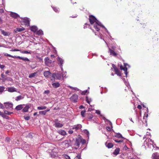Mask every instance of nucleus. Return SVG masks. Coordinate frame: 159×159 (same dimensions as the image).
I'll use <instances>...</instances> for the list:
<instances>
[{
    "mask_svg": "<svg viewBox=\"0 0 159 159\" xmlns=\"http://www.w3.org/2000/svg\"><path fill=\"white\" fill-rule=\"evenodd\" d=\"M84 108V107L82 105H81L79 107V108L80 109Z\"/></svg>",
    "mask_w": 159,
    "mask_h": 159,
    "instance_id": "nucleus-61",
    "label": "nucleus"
},
{
    "mask_svg": "<svg viewBox=\"0 0 159 159\" xmlns=\"http://www.w3.org/2000/svg\"><path fill=\"white\" fill-rule=\"evenodd\" d=\"M5 67V66L3 65L0 64V68L3 69Z\"/></svg>",
    "mask_w": 159,
    "mask_h": 159,
    "instance_id": "nucleus-54",
    "label": "nucleus"
},
{
    "mask_svg": "<svg viewBox=\"0 0 159 159\" xmlns=\"http://www.w3.org/2000/svg\"><path fill=\"white\" fill-rule=\"evenodd\" d=\"M58 133L60 134L63 136L65 135L66 134V132L65 131L62 130H59L58 131Z\"/></svg>",
    "mask_w": 159,
    "mask_h": 159,
    "instance_id": "nucleus-26",
    "label": "nucleus"
},
{
    "mask_svg": "<svg viewBox=\"0 0 159 159\" xmlns=\"http://www.w3.org/2000/svg\"><path fill=\"white\" fill-rule=\"evenodd\" d=\"M73 131L71 129L69 130L68 131V132L70 134H72L73 133Z\"/></svg>",
    "mask_w": 159,
    "mask_h": 159,
    "instance_id": "nucleus-53",
    "label": "nucleus"
},
{
    "mask_svg": "<svg viewBox=\"0 0 159 159\" xmlns=\"http://www.w3.org/2000/svg\"><path fill=\"white\" fill-rule=\"evenodd\" d=\"M50 93V91L49 90H47L44 91V93L45 94H48Z\"/></svg>",
    "mask_w": 159,
    "mask_h": 159,
    "instance_id": "nucleus-50",
    "label": "nucleus"
},
{
    "mask_svg": "<svg viewBox=\"0 0 159 159\" xmlns=\"http://www.w3.org/2000/svg\"><path fill=\"white\" fill-rule=\"evenodd\" d=\"M112 67L114 69V71L115 73L118 76H121V74L120 72V71L117 68L116 65L114 64L112 65Z\"/></svg>",
    "mask_w": 159,
    "mask_h": 159,
    "instance_id": "nucleus-7",
    "label": "nucleus"
},
{
    "mask_svg": "<svg viewBox=\"0 0 159 159\" xmlns=\"http://www.w3.org/2000/svg\"><path fill=\"white\" fill-rule=\"evenodd\" d=\"M4 12V11L2 7V6L0 7V13H2Z\"/></svg>",
    "mask_w": 159,
    "mask_h": 159,
    "instance_id": "nucleus-42",
    "label": "nucleus"
},
{
    "mask_svg": "<svg viewBox=\"0 0 159 159\" xmlns=\"http://www.w3.org/2000/svg\"><path fill=\"white\" fill-rule=\"evenodd\" d=\"M4 112L5 114H7V115H11V114H12L13 113V112H11L8 111L6 110H4Z\"/></svg>",
    "mask_w": 159,
    "mask_h": 159,
    "instance_id": "nucleus-38",
    "label": "nucleus"
},
{
    "mask_svg": "<svg viewBox=\"0 0 159 159\" xmlns=\"http://www.w3.org/2000/svg\"><path fill=\"white\" fill-rule=\"evenodd\" d=\"M96 113L98 114H100V112L99 110H96Z\"/></svg>",
    "mask_w": 159,
    "mask_h": 159,
    "instance_id": "nucleus-57",
    "label": "nucleus"
},
{
    "mask_svg": "<svg viewBox=\"0 0 159 159\" xmlns=\"http://www.w3.org/2000/svg\"><path fill=\"white\" fill-rule=\"evenodd\" d=\"M63 142L65 143V146L66 147H68L71 145L70 144L71 141L70 140L69 141L65 140Z\"/></svg>",
    "mask_w": 159,
    "mask_h": 159,
    "instance_id": "nucleus-20",
    "label": "nucleus"
},
{
    "mask_svg": "<svg viewBox=\"0 0 159 159\" xmlns=\"http://www.w3.org/2000/svg\"><path fill=\"white\" fill-rule=\"evenodd\" d=\"M63 126V125L59 123H55V126L57 128L61 127Z\"/></svg>",
    "mask_w": 159,
    "mask_h": 159,
    "instance_id": "nucleus-27",
    "label": "nucleus"
},
{
    "mask_svg": "<svg viewBox=\"0 0 159 159\" xmlns=\"http://www.w3.org/2000/svg\"><path fill=\"white\" fill-rule=\"evenodd\" d=\"M49 111L50 109H48L43 111H40L39 112V113L40 114L44 115L46 114V113L47 112Z\"/></svg>",
    "mask_w": 159,
    "mask_h": 159,
    "instance_id": "nucleus-23",
    "label": "nucleus"
},
{
    "mask_svg": "<svg viewBox=\"0 0 159 159\" xmlns=\"http://www.w3.org/2000/svg\"><path fill=\"white\" fill-rule=\"evenodd\" d=\"M137 108L139 109H141L142 108V107L140 105H139L137 106Z\"/></svg>",
    "mask_w": 159,
    "mask_h": 159,
    "instance_id": "nucleus-56",
    "label": "nucleus"
},
{
    "mask_svg": "<svg viewBox=\"0 0 159 159\" xmlns=\"http://www.w3.org/2000/svg\"><path fill=\"white\" fill-rule=\"evenodd\" d=\"M109 52L110 53V55H112L114 56H116L117 55V53L115 52L114 50H112L110 48L109 49Z\"/></svg>",
    "mask_w": 159,
    "mask_h": 159,
    "instance_id": "nucleus-17",
    "label": "nucleus"
},
{
    "mask_svg": "<svg viewBox=\"0 0 159 159\" xmlns=\"http://www.w3.org/2000/svg\"><path fill=\"white\" fill-rule=\"evenodd\" d=\"M47 107L45 106H42L40 107H37V109L39 110H44Z\"/></svg>",
    "mask_w": 159,
    "mask_h": 159,
    "instance_id": "nucleus-36",
    "label": "nucleus"
},
{
    "mask_svg": "<svg viewBox=\"0 0 159 159\" xmlns=\"http://www.w3.org/2000/svg\"><path fill=\"white\" fill-rule=\"evenodd\" d=\"M5 88L3 86H0V93L1 94L4 91Z\"/></svg>",
    "mask_w": 159,
    "mask_h": 159,
    "instance_id": "nucleus-32",
    "label": "nucleus"
},
{
    "mask_svg": "<svg viewBox=\"0 0 159 159\" xmlns=\"http://www.w3.org/2000/svg\"><path fill=\"white\" fill-rule=\"evenodd\" d=\"M80 142L81 143L84 144H85L86 143V141L85 139H81V138H80Z\"/></svg>",
    "mask_w": 159,
    "mask_h": 159,
    "instance_id": "nucleus-44",
    "label": "nucleus"
},
{
    "mask_svg": "<svg viewBox=\"0 0 159 159\" xmlns=\"http://www.w3.org/2000/svg\"><path fill=\"white\" fill-rule=\"evenodd\" d=\"M5 108L7 109H10L12 108L13 104L11 102H9L4 103Z\"/></svg>",
    "mask_w": 159,
    "mask_h": 159,
    "instance_id": "nucleus-6",
    "label": "nucleus"
},
{
    "mask_svg": "<svg viewBox=\"0 0 159 159\" xmlns=\"http://www.w3.org/2000/svg\"><path fill=\"white\" fill-rule=\"evenodd\" d=\"M78 98V95L76 94H74L71 97L70 99H77Z\"/></svg>",
    "mask_w": 159,
    "mask_h": 159,
    "instance_id": "nucleus-28",
    "label": "nucleus"
},
{
    "mask_svg": "<svg viewBox=\"0 0 159 159\" xmlns=\"http://www.w3.org/2000/svg\"><path fill=\"white\" fill-rule=\"evenodd\" d=\"M30 29L31 31L34 33L36 32L38 29L37 27L35 26H33L30 27Z\"/></svg>",
    "mask_w": 159,
    "mask_h": 159,
    "instance_id": "nucleus-18",
    "label": "nucleus"
},
{
    "mask_svg": "<svg viewBox=\"0 0 159 159\" xmlns=\"http://www.w3.org/2000/svg\"><path fill=\"white\" fill-rule=\"evenodd\" d=\"M10 72V71L9 70H8L5 72V74H7Z\"/></svg>",
    "mask_w": 159,
    "mask_h": 159,
    "instance_id": "nucleus-59",
    "label": "nucleus"
},
{
    "mask_svg": "<svg viewBox=\"0 0 159 159\" xmlns=\"http://www.w3.org/2000/svg\"><path fill=\"white\" fill-rule=\"evenodd\" d=\"M50 74V73L49 71H45L44 72V75L45 77H48Z\"/></svg>",
    "mask_w": 159,
    "mask_h": 159,
    "instance_id": "nucleus-33",
    "label": "nucleus"
},
{
    "mask_svg": "<svg viewBox=\"0 0 159 159\" xmlns=\"http://www.w3.org/2000/svg\"><path fill=\"white\" fill-rule=\"evenodd\" d=\"M84 132L87 135H88L89 134V132L87 130H84Z\"/></svg>",
    "mask_w": 159,
    "mask_h": 159,
    "instance_id": "nucleus-52",
    "label": "nucleus"
},
{
    "mask_svg": "<svg viewBox=\"0 0 159 159\" xmlns=\"http://www.w3.org/2000/svg\"><path fill=\"white\" fill-rule=\"evenodd\" d=\"M80 138H81V136L80 135H79L78 136V138L76 139L75 141V145L76 146L79 147L80 145Z\"/></svg>",
    "mask_w": 159,
    "mask_h": 159,
    "instance_id": "nucleus-10",
    "label": "nucleus"
},
{
    "mask_svg": "<svg viewBox=\"0 0 159 159\" xmlns=\"http://www.w3.org/2000/svg\"><path fill=\"white\" fill-rule=\"evenodd\" d=\"M25 30V29L22 27L21 28H17L15 30V32L16 33L17 32H20L24 31Z\"/></svg>",
    "mask_w": 159,
    "mask_h": 159,
    "instance_id": "nucleus-22",
    "label": "nucleus"
},
{
    "mask_svg": "<svg viewBox=\"0 0 159 159\" xmlns=\"http://www.w3.org/2000/svg\"><path fill=\"white\" fill-rule=\"evenodd\" d=\"M0 115L2 116H3L4 115L3 113V112H1L0 111Z\"/></svg>",
    "mask_w": 159,
    "mask_h": 159,
    "instance_id": "nucleus-62",
    "label": "nucleus"
},
{
    "mask_svg": "<svg viewBox=\"0 0 159 159\" xmlns=\"http://www.w3.org/2000/svg\"><path fill=\"white\" fill-rule=\"evenodd\" d=\"M106 129L108 131H110L111 130V128L110 127L107 126L106 127Z\"/></svg>",
    "mask_w": 159,
    "mask_h": 159,
    "instance_id": "nucleus-55",
    "label": "nucleus"
},
{
    "mask_svg": "<svg viewBox=\"0 0 159 159\" xmlns=\"http://www.w3.org/2000/svg\"><path fill=\"white\" fill-rule=\"evenodd\" d=\"M52 85L54 87L57 88L60 86V84L58 82H57L52 83Z\"/></svg>",
    "mask_w": 159,
    "mask_h": 159,
    "instance_id": "nucleus-24",
    "label": "nucleus"
},
{
    "mask_svg": "<svg viewBox=\"0 0 159 159\" xmlns=\"http://www.w3.org/2000/svg\"><path fill=\"white\" fill-rule=\"evenodd\" d=\"M88 93V90H86L84 91H82L81 93V94L82 95H84L86 94V93Z\"/></svg>",
    "mask_w": 159,
    "mask_h": 159,
    "instance_id": "nucleus-45",
    "label": "nucleus"
},
{
    "mask_svg": "<svg viewBox=\"0 0 159 159\" xmlns=\"http://www.w3.org/2000/svg\"><path fill=\"white\" fill-rule=\"evenodd\" d=\"M1 76L2 79H0V80H2V82H5L6 81H13V79L11 78L7 77V76L4 74L3 73L1 74Z\"/></svg>",
    "mask_w": 159,
    "mask_h": 159,
    "instance_id": "nucleus-3",
    "label": "nucleus"
},
{
    "mask_svg": "<svg viewBox=\"0 0 159 159\" xmlns=\"http://www.w3.org/2000/svg\"><path fill=\"white\" fill-rule=\"evenodd\" d=\"M10 51H20V52L22 53H25V54H31V52H28L27 51H21L20 50H19L17 49H11L10 50Z\"/></svg>",
    "mask_w": 159,
    "mask_h": 159,
    "instance_id": "nucleus-9",
    "label": "nucleus"
},
{
    "mask_svg": "<svg viewBox=\"0 0 159 159\" xmlns=\"http://www.w3.org/2000/svg\"><path fill=\"white\" fill-rule=\"evenodd\" d=\"M24 105H19L17 106L16 107V109L18 111L21 110L22 108H24Z\"/></svg>",
    "mask_w": 159,
    "mask_h": 159,
    "instance_id": "nucleus-21",
    "label": "nucleus"
},
{
    "mask_svg": "<svg viewBox=\"0 0 159 159\" xmlns=\"http://www.w3.org/2000/svg\"><path fill=\"white\" fill-rule=\"evenodd\" d=\"M63 156L66 159H70V157L67 155H64Z\"/></svg>",
    "mask_w": 159,
    "mask_h": 159,
    "instance_id": "nucleus-46",
    "label": "nucleus"
},
{
    "mask_svg": "<svg viewBox=\"0 0 159 159\" xmlns=\"http://www.w3.org/2000/svg\"><path fill=\"white\" fill-rule=\"evenodd\" d=\"M85 112V110L82 111L81 112V115L83 117H84V114Z\"/></svg>",
    "mask_w": 159,
    "mask_h": 159,
    "instance_id": "nucleus-39",
    "label": "nucleus"
},
{
    "mask_svg": "<svg viewBox=\"0 0 159 159\" xmlns=\"http://www.w3.org/2000/svg\"><path fill=\"white\" fill-rule=\"evenodd\" d=\"M80 153H78L77 155L75 157L74 159H80Z\"/></svg>",
    "mask_w": 159,
    "mask_h": 159,
    "instance_id": "nucleus-40",
    "label": "nucleus"
},
{
    "mask_svg": "<svg viewBox=\"0 0 159 159\" xmlns=\"http://www.w3.org/2000/svg\"><path fill=\"white\" fill-rule=\"evenodd\" d=\"M51 61H52L48 57L46 58L45 59V62L47 65H48L49 63H51Z\"/></svg>",
    "mask_w": 159,
    "mask_h": 159,
    "instance_id": "nucleus-19",
    "label": "nucleus"
},
{
    "mask_svg": "<svg viewBox=\"0 0 159 159\" xmlns=\"http://www.w3.org/2000/svg\"><path fill=\"white\" fill-rule=\"evenodd\" d=\"M37 74V72H34V73L31 74L29 75V77L30 78H32L33 77H34Z\"/></svg>",
    "mask_w": 159,
    "mask_h": 159,
    "instance_id": "nucleus-37",
    "label": "nucleus"
},
{
    "mask_svg": "<svg viewBox=\"0 0 159 159\" xmlns=\"http://www.w3.org/2000/svg\"><path fill=\"white\" fill-rule=\"evenodd\" d=\"M114 141L116 143H120V142H122L123 141V140H114Z\"/></svg>",
    "mask_w": 159,
    "mask_h": 159,
    "instance_id": "nucleus-49",
    "label": "nucleus"
},
{
    "mask_svg": "<svg viewBox=\"0 0 159 159\" xmlns=\"http://www.w3.org/2000/svg\"><path fill=\"white\" fill-rule=\"evenodd\" d=\"M2 23V20L1 18H0V24H1Z\"/></svg>",
    "mask_w": 159,
    "mask_h": 159,
    "instance_id": "nucleus-63",
    "label": "nucleus"
},
{
    "mask_svg": "<svg viewBox=\"0 0 159 159\" xmlns=\"http://www.w3.org/2000/svg\"><path fill=\"white\" fill-rule=\"evenodd\" d=\"M23 98V97L21 96H18L16 98V99H22Z\"/></svg>",
    "mask_w": 159,
    "mask_h": 159,
    "instance_id": "nucleus-47",
    "label": "nucleus"
},
{
    "mask_svg": "<svg viewBox=\"0 0 159 159\" xmlns=\"http://www.w3.org/2000/svg\"><path fill=\"white\" fill-rule=\"evenodd\" d=\"M52 77L54 78H56L58 80H60L61 78V74L58 73H54L52 74Z\"/></svg>",
    "mask_w": 159,
    "mask_h": 159,
    "instance_id": "nucleus-8",
    "label": "nucleus"
},
{
    "mask_svg": "<svg viewBox=\"0 0 159 159\" xmlns=\"http://www.w3.org/2000/svg\"><path fill=\"white\" fill-rule=\"evenodd\" d=\"M10 16L15 19L17 18L19 16V15L16 13L11 12L10 14Z\"/></svg>",
    "mask_w": 159,
    "mask_h": 159,
    "instance_id": "nucleus-11",
    "label": "nucleus"
},
{
    "mask_svg": "<svg viewBox=\"0 0 159 159\" xmlns=\"http://www.w3.org/2000/svg\"><path fill=\"white\" fill-rule=\"evenodd\" d=\"M95 22L96 25H98L102 27H104V26L102 25L101 23L98 20H96Z\"/></svg>",
    "mask_w": 159,
    "mask_h": 159,
    "instance_id": "nucleus-34",
    "label": "nucleus"
},
{
    "mask_svg": "<svg viewBox=\"0 0 159 159\" xmlns=\"http://www.w3.org/2000/svg\"><path fill=\"white\" fill-rule=\"evenodd\" d=\"M128 148L126 146H125L124 147V149H125V150H127Z\"/></svg>",
    "mask_w": 159,
    "mask_h": 159,
    "instance_id": "nucleus-60",
    "label": "nucleus"
},
{
    "mask_svg": "<svg viewBox=\"0 0 159 159\" xmlns=\"http://www.w3.org/2000/svg\"><path fill=\"white\" fill-rule=\"evenodd\" d=\"M36 34L38 35H40L42 34L43 33V31L41 30H39V31H37Z\"/></svg>",
    "mask_w": 159,
    "mask_h": 159,
    "instance_id": "nucleus-41",
    "label": "nucleus"
},
{
    "mask_svg": "<svg viewBox=\"0 0 159 159\" xmlns=\"http://www.w3.org/2000/svg\"><path fill=\"white\" fill-rule=\"evenodd\" d=\"M115 136L118 138H121L122 139H124V138L122 137V135L119 133L116 134L115 135Z\"/></svg>",
    "mask_w": 159,
    "mask_h": 159,
    "instance_id": "nucleus-35",
    "label": "nucleus"
},
{
    "mask_svg": "<svg viewBox=\"0 0 159 159\" xmlns=\"http://www.w3.org/2000/svg\"><path fill=\"white\" fill-rule=\"evenodd\" d=\"M93 117V116L91 114H89L88 116V119H91Z\"/></svg>",
    "mask_w": 159,
    "mask_h": 159,
    "instance_id": "nucleus-43",
    "label": "nucleus"
},
{
    "mask_svg": "<svg viewBox=\"0 0 159 159\" xmlns=\"http://www.w3.org/2000/svg\"><path fill=\"white\" fill-rule=\"evenodd\" d=\"M100 26L98 25H96V24L94 25V28L97 31H98L100 30Z\"/></svg>",
    "mask_w": 159,
    "mask_h": 159,
    "instance_id": "nucleus-29",
    "label": "nucleus"
},
{
    "mask_svg": "<svg viewBox=\"0 0 159 159\" xmlns=\"http://www.w3.org/2000/svg\"><path fill=\"white\" fill-rule=\"evenodd\" d=\"M105 144L106 146L109 148H112L113 145L111 143H107V142H106L105 143Z\"/></svg>",
    "mask_w": 159,
    "mask_h": 159,
    "instance_id": "nucleus-25",
    "label": "nucleus"
},
{
    "mask_svg": "<svg viewBox=\"0 0 159 159\" xmlns=\"http://www.w3.org/2000/svg\"><path fill=\"white\" fill-rule=\"evenodd\" d=\"M7 91L10 92H16V89L13 87H8L7 88Z\"/></svg>",
    "mask_w": 159,
    "mask_h": 159,
    "instance_id": "nucleus-14",
    "label": "nucleus"
},
{
    "mask_svg": "<svg viewBox=\"0 0 159 159\" xmlns=\"http://www.w3.org/2000/svg\"><path fill=\"white\" fill-rule=\"evenodd\" d=\"M82 127V125L80 124H78L76 125H75L72 128V129H75L76 130H78L80 129Z\"/></svg>",
    "mask_w": 159,
    "mask_h": 159,
    "instance_id": "nucleus-15",
    "label": "nucleus"
},
{
    "mask_svg": "<svg viewBox=\"0 0 159 159\" xmlns=\"http://www.w3.org/2000/svg\"><path fill=\"white\" fill-rule=\"evenodd\" d=\"M152 159H159V154L157 152L153 153L152 155Z\"/></svg>",
    "mask_w": 159,
    "mask_h": 159,
    "instance_id": "nucleus-13",
    "label": "nucleus"
},
{
    "mask_svg": "<svg viewBox=\"0 0 159 159\" xmlns=\"http://www.w3.org/2000/svg\"><path fill=\"white\" fill-rule=\"evenodd\" d=\"M128 66V65L126 63H124V67H123V66L121 65L120 66V69L121 70H123L124 71V73L126 75L127 72V66Z\"/></svg>",
    "mask_w": 159,
    "mask_h": 159,
    "instance_id": "nucleus-5",
    "label": "nucleus"
},
{
    "mask_svg": "<svg viewBox=\"0 0 159 159\" xmlns=\"http://www.w3.org/2000/svg\"><path fill=\"white\" fill-rule=\"evenodd\" d=\"M21 24L22 25H24L27 26L30 25V20L27 17H25L21 18V20H20Z\"/></svg>",
    "mask_w": 159,
    "mask_h": 159,
    "instance_id": "nucleus-1",
    "label": "nucleus"
},
{
    "mask_svg": "<svg viewBox=\"0 0 159 159\" xmlns=\"http://www.w3.org/2000/svg\"><path fill=\"white\" fill-rule=\"evenodd\" d=\"M0 31L1 34L5 36H9L10 35V33L8 32H5L3 30L1 29L0 30Z\"/></svg>",
    "mask_w": 159,
    "mask_h": 159,
    "instance_id": "nucleus-16",
    "label": "nucleus"
},
{
    "mask_svg": "<svg viewBox=\"0 0 159 159\" xmlns=\"http://www.w3.org/2000/svg\"><path fill=\"white\" fill-rule=\"evenodd\" d=\"M30 108L29 106H26L23 109V111L24 112H27L28 111V109Z\"/></svg>",
    "mask_w": 159,
    "mask_h": 159,
    "instance_id": "nucleus-31",
    "label": "nucleus"
},
{
    "mask_svg": "<svg viewBox=\"0 0 159 159\" xmlns=\"http://www.w3.org/2000/svg\"><path fill=\"white\" fill-rule=\"evenodd\" d=\"M10 139L9 138H7L6 139V141H7V142H8L9 141Z\"/></svg>",
    "mask_w": 159,
    "mask_h": 159,
    "instance_id": "nucleus-64",
    "label": "nucleus"
},
{
    "mask_svg": "<svg viewBox=\"0 0 159 159\" xmlns=\"http://www.w3.org/2000/svg\"><path fill=\"white\" fill-rule=\"evenodd\" d=\"M0 108L2 109H4L5 108L4 106L1 103H0Z\"/></svg>",
    "mask_w": 159,
    "mask_h": 159,
    "instance_id": "nucleus-51",
    "label": "nucleus"
},
{
    "mask_svg": "<svg viewBox=\"0 0 159 159\" xmlns=\"http://www.w3.org/2000/svg\"><path fill=\"white\" fill-rule=\"evenodd\" d=\"M57 60L58 61V64L61 67L62 66V64L64 61L60 57H58Z\"/></svg>",
    "mask_w": 159,
    "mask_h": 159,
    "instance_id": "nucleus-12",
    "label": "nucleus"
},
{
    "mask_svg": "<svg viewBox=\"0 0 159 159\" xmlns=\"http://www.w3.org/2000/svg\"><path fill=\"white\" fill-rule=\"evenodd\" d=\"M4 55L5 56H8L9 57H12L13 58H17L19 59H21L25 61H30V60H29V59H28V58H26V57L24 58V57H20L19 56H13L11 55L10 54H8L7 53H4Z\"/></svg>",
    "mask_w": 159,
    "mask_h": 159,
    "instance_id": "nucleus-2",
    "label": "nucleus"
},
{
    "mask_svg": "<svg viewBox=\"0 0 159 159\" xmlns=\"http://www.w3.org/2000/svg\"><path fill=\"white\" fill-rule=\"evenodd\" d=\"M53 9L56 12H58V11L56 8H54Z\"/></svg>",
    "mask_w": 159,
    "mask_h": 159,
    "instance_id": "nucleus-58",
    "label": "nucleus"
},
{
    "mask_svg": "<svg viewBox=\"0 0 159 159\" xmlns=\"http://www.w3.org/2000/svg\"><path fill=\"white\" fill-rule=\"evenodd\" d=\"M120 149L119 148H116L113 152V154L115 155H117L119 153Z\"/></svg>",
    "mask_w": 159,
    "mask_h": 159,
    "instance_id": "nucleus-30",
    "label": "nucleus"
},
{
    "mask_svg": "<svg viewBox=\"0 0 159 159\" xmlns=\"http://www.w3.org/2000/svg\"><path fill=\"white\" fill-rule=\"evenodd\" d=\"M24 119L27 120H29L30 119V117L29 116H24Z\"/></svg>",
    "mask_w": 159,
    "mask_h": 159,
    "instance_id": "nucleus-48",
    "label": "nucleus"
},
{
    "mask_svg": "<svg viewBox=\"0 0 159 159\" xmlns=\"http://www.w3.org/2000/svg\"><path fill=\"white\" fill-rule=\"evenodd\" d=\"M89 20L91 24L93 25L97 20V19L93 15H89Z\"/></svg>",
    "mask_w": 159,
    "mask_h": 159,
    "instance_id": "nucleus-4",
    "label": "nucleus"
}]
</instances>
